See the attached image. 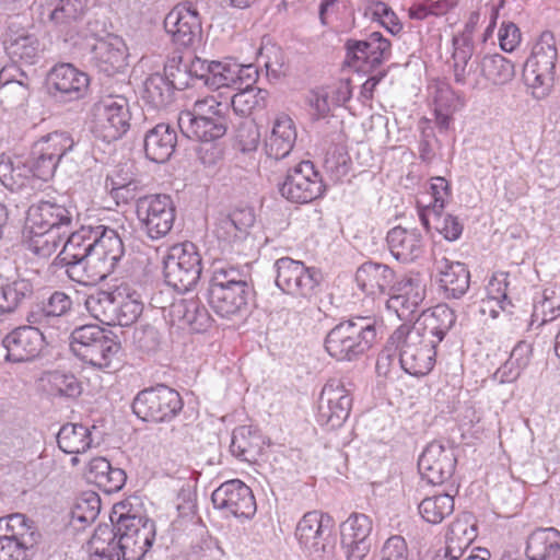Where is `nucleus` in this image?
Wrapping results in <instances>:
<instances>
[{
    "instance_id": "obj_1",
    "label": "nucleus",
    "mask_w": 560,
    "mask_h": 560,
    "mask_svg": "<svg viewBox=\"0 0 560 560\" xmlns=\"http://www.w3.org/2000/svg\"><path fill=\"white\" fill-rule=\"evenodd\" d=\"M56 260L67 276L80 284H93L112 275L125 254L116 230L105 225L82 226L65 237Z\"/></svg>"
},
{
    "instance_id": "obj_2",
    "label": "nucleus",
    "mask_w": 560,
    "mask_h": 560,
    "mask_svg": "<svg viewBox=\"0 0 560 560\" xmlns=\"http://www.w3.org/2000/svg\"><path fill=\"white\" fill-rule=\"evenodd\" d=\"M377 320L372 316H353L336 325L325 338V349L337 361H354L369 351L376 340Z\"/></svg>"
},
{
    "instance_id": "obj_3",
    "label": "nucleus",
    "mask_w": 560,
    "mask_h": 560,
    "mask_svg": "<svg viewBox=\"0 0 560 560\" xmlns=\"http://www.w3.org/2000/svg\"><path fill=\"white\" fill-rule=\"evenodd\" d=\"M424 331L422 324H402L389 337V343L399 350L400 366L410 375H425L434 365L438 343Z\"/></svg>"
},
{
    "instance_id": "obj_4",
    "label": "nucleus",
    "mask_w": 560,
    "mask_h": 560,
    "mask_svg": "<svg viewBox=\"0 0 560 560\" xmlns=\"http://www.w3.org/2000/svg\"><path fill=\"white\" fill-rule=\"evenodd\" d=\"M249 285L236 268H215L207 289V299L213 312L231 318L246 311Z\"/></svg>"
},
{
    "instance_id": "obj_5",
    "label": "nucleus",
    "mask_w": 560,
    "mask_h": 560,
    "mask_svg": "<svg viewBox=\"0 0 560 560\" xmlns=\"http://www.w3.org/2000/svg\"><path fill=\"white\" fill-rule=\"evenodd\" d=\"M70 349L85 364L107 370L115 365L121 346L113 331L90 324L71 331Z\"/></svg>"
},
{
    "instance_id": "obj_6",
    "label": "nucleus",
    "mask_w": 560,
    "mask_h": 560,
    "mask_svg": "<svg viewBox=\"0 0 560 560\" xmlns=\"http://www.w3.org/2000/svg\"><path fill=\"white\" fill-rule=\"evenodd\" d=\"M110 529L122 560H142L155 538V524L144 516L121 514Z\"/></svg>"
},
{
    "instance_id": "obj_7",
    "label": "nucleus",
    "mask_w": 560,
    "mask_h": 560,
    "mask_svg": "<svg viewBox=\"0 0 560 560\" xmlns=\"http://www.w3.org/2000/svg\"><path fill=\"white\" fill-rule=\"evenodd\" d=\"M201 271V256L190 242L173 245L163 258L165 283L178 292L191 290L198 283Z\"/></svg>"
},
{
    "instance_id": "obj_8",
    "label": "nucleus",
    "mask_w": 560,
    "mask_h": 560,
    "mask_svg": "<svg viewBox=\"0 0 560 560\" xmlns=\"http://www.w3.org/2000/svg\"><path fill=\"white\" fill-rule=\"evenodd\" d=\"M131 114L124 95L102 96L92 107V132L105 142L120 139L130 128Z\"/></svg>"
},
{
    "instance_id": "obj_9",
    "label": "nucleus",
    "mask_w": 560,
    "mask_h": 560,
    "mask_svg": "<svg viewBox=\"0 0 560 560\" xmlns=\"http://www.w3.org/2000/svg\"><path fill=\"white\" fill-rule=\"evenodd\" d=\"M183 406L179 393L161 384L139 392L132 401V411L143 421L164 422L176 417Z\"/></svg>"
},
{
    "instance_id": "obj_10",
    "label": "nucleus",
    "mask_w": 560,
    "mask_h": 560,
    "mask_svg": "<svg viewBox=\"0 0 560 560\" xmlns=\"http://www.w3.org/2000/svg\"><path fill=\"white\" fill-rule=\"evenodd\" d=\"M72 311L73 302L70 295L56 290L31 306L26 320L42 329L50 330V335L68 332Z\"/></svg>"
},
{
    "instance_id": "obj_11",
    "label": "nucleus",
    "mask_w": 560,
    "mask_h": 560,
    "mask_svg": "<svg viewBox=\"0 0 560 560\" xmlns=\"http://www.w3.org/2000/svg\"><path fill=\"white\" fill-rule=\"evenodd\" d=\"M77 218V208L70 202H59L55 199L39 200L27 209L25 229L68 235L75 226Z\"/></svg>"
},
{
    "instance_id": "obj_12",
    "label": "nucleus",
    "mask_w": 560,
    "mask_h": 560,
    "mask_svg": "<svg viewBox=\"0 0 560 560\" xmlns=\"http://www.w3.org/2000/svg\"><path fill=\"white\" fill-rule=\"evenodd\" d=\"M137 217L145 234L160 240L172 231L176 209L168 195H149L137 200Z\"/></svg>"
},
{
    "instance_id": "obj_13",
    "label": "nucleus",
    "mask_w": 560,
    "mask_h": 560,
    "mask_svg": "<svg viewBox=\"0 0 560 560\" xmlns=\"http://www.w3.org/2000/svg\"><path fill=\"white\" fill-rule=\"evenodd\" d=\"M325 186L311 161H301L288 170L279 191L285 199L296 203L311 202L323 195Z\"/></svg>"
},
{
    "instance_id": "obj_14",
    "label": "nucleus",
    "mask_w": 560,
    "mask_h": 560,
    "mask_svg": "<svg viewBox=\"0 0 560 560\" xmlns=\"http://www.w3.org/2000/svg\"><path fill=\"white\" fill-rule=\"evenodd\" d=\"M276 284L287 294L310 299L319 284V272L290 257L279 258L275 264Z\"/></svg>"
},
{
    "instance_id": "obj_15",
    "label": "nucleus",
    "mask_w": 560,
    "mask_h": 560,
    "mask_svg": "<svg viewBox=\"0 0 560 560\" xmlns=\"http://www.w3.org/2000/svg\"><path fill=\"white\" fill-rule=\"evenodd\" d=\"M345 378H330L324 385L318 402V421L331 429L341 427L352 407L350 389Z\"/></svg>"
},
{
    "instance_id": "obj_16",
    "label": "nucleus",
    "mask_w": 560,
    "mask_h": 560,
    "mask_svg": "<svg viewBox=\"0 0 560 560\" xmlns=\"http://www.w3.org/2000/svg\"><path fill=\"white\" fill-rule=\"evenodd\" d=\"M164 70L165 74L153 73L143 83L141 97L154 109L166 107L172 103L175 90H184L190 85L179 66L170 65Z\"/></svg>"
},
{
    "instance_id": "obj_17",
    "label": "nucleus",
    "mask_w": 560,
    "mask_h": 560,
    "mask_svg": "<svg viewBox=\"0 0 560 560\" xmlns=\"http://www.w3.org/2000/svg\"><path fill=\"white\" fill-rule=\"evenodd\" d=\"M346 62L357 71H368L378 67L390 55V42L380 32L371 33L366 39L346 42Z\"/></svg>"
},
{
    "instance_id": "obj_18",
    "label": "nucleus",
    "mask_w": 560,
    "mask_h": 560,
    "mask_svg": "<svg viewBox=\"0 0 560 560\" xmlns=\"http://www.w3.org/2000/svg\"><path fill=\"white\" fill-rule=\"evenodd\" d=\"M5 361L13 363L28 362L39 355L44 348L45 334L36 325L15 327L2 338Z\"/></svg>"
},
{
    "instance_id": "obj_19",
    "label": "nucleus",
    "mask_w": 560,
    "mask_h": 560,
    "mask_svg": "<svg viewBox=\"0 0 560 560\" xmlns=\"http://www.w3.org/2000/svg\"><path fill=\"white\" fill-rule=\"evenodd\" d=\"M215 509L235 517L249 518L256 513V501L252 489L240 479L219 486L211 495Z\"/></svg>"
},
{
    "instance_id": "obj_20",
    "label": "nucleus",
    "mask_w": 560,
    "mask_h": 560,
    "mask_svg": "<svg viewBox=\"0 0 560 560\" xmlns=\"http://www.w3.org/2000/svg\"><path fill=\"white\" fill-rule=\"evenodd\" d=\"M128 49L121 37L108 35L91 46L88 61L97 71L112 77L128 66Z\"/></svg>"
},
{
    "instance_id": "obj_21",
    "label": "nucleus",
    "mask_w": 560,
    "mask_h": 560,
    "mask_svg": "<svg viewBox=\"0 0 560 560\" xmlns=\"http://www.w3.org/2000/svg\"><path fill=\"white\" fill-rule=\"evenodd\" d=\"M164 28L177 46H191L201 34V20L195 5L174 7L164 19Z\"/></svg>"
},
{
    "instance_id": "obj_22",
    "label": "nucleus",
    "mask_w": 560,
    "mask_h": 560,
    "mask_svg": "<svg viewBox=\"0 0 560 560\" xmlns=\"http://www.w3.org/2000/svg\"><path fill=\"white\" fill-rule=\"evenodd\" d=\"M456 458L451 448L441 443H430L418 460V469L423 480L430 485H441L452 477Z\"/></svg>"
},
{
    "instance_id": "obj_23",
    "label": "nucleus",
    "mask_w": 560,
    "mask_h": 560,
    "mask_svg": "<svg viewBox=\"0 0 560 560\" xmlns=\"http://www.w3.org/2000/svg\"><path fill=\"white\" fill-rule=\"evenodd\" d=\"M48 84L49 89L55 92V96L70 102L80 100L85 95L90 79L86 73L71 63H60L49 71Z\"/></svg>"
},
{
    "instance_id": "obj_24",
    "label": "nucleus",
    "mask_w": 560,
    "mask_h": 560,
    "mask_svg": "<svg viewBox=\"0 0 560 560\" xmlns=\"http://www.w3.org/2000/svg\"><path fill=\"white\" fill-rule=\"evenodd\" d=\"M331 520L316 511L307 512L296 525L299 542L312 553H324L331 533Z\"/></svg>"
},
{
    "instance_id": "obj_25",
    "label": "nucleus",
    "mask_w": 560,
    "mask_h": 560,
    "mask_svg": "<svg viewBox=\"0 0 560 560\" xmlns=\"http://www.w3.org/2000/svg\"><path fill=\"white\" fill-rule=\"evenodd\" d=\"M475 49L453 48L451 60L454 82L472 91L486 90V79L481 73V58H474Z\"/></svg>"
},
{
    "instance_id": "obj_26",
    "label": "nucleus",
    "mask_w": 560,
    "mask_h": 560,
    "mask_svg": "<svg viewBox=\"0 0 560 560\" xmlns=\"http://www.w3.org/2000/svg\"><path fill=\"white\" fill-rule=\"evenodd\" d=\"M33 293V284L27 279H15L0 285V335L11 328L16 312Z\"/></svg>"
},
{
    "instance_id": "obj_27",
    "label": "nucleus",
    "mask_w": 560,
    "mask_h": 560,
    "mask_svg": "<svg viewBox=\"0 0 560 560\" xmlns=\"http://www.w3.org/2000/svg\"><path fill=\"white\" fill-rule=\"evenodd\" d=\"M230 118H206L190 115L183 110L178 116V127L182 133L192 140L209 142L222 138L229 128Z\"/></svg>"
},
{
    "instance_id": "obj_28",
    "label": "nucleus",
    "mask_w": 560,
    "mask_h": 560,
    "mask_svg": "<svg viewBox=\"0 0 560 560\" xmlns=\"http://www.w3.org/2000/svg\"><path fill=\"white\" fill-rule=\"evenodd\" d=\"M386 243L393 257L401 262L417 260L424 249L423 236L416 229L395 226L388 231Z\"/></svg>"
},
{
    "instance_id": "obj_29",
    "label": "nucleus",
    "mask_w": 560,
    "mask_h": 560,
    "mask_svg": "<svg viewBox=\"0 0 560 560\" xmlns=\"http://www.w3.org/2000/svg\"><path fill=\"white\" fill-rule=\"evenodd\" d=\"M439 282L447 298H462L470 284V272L466 265L445 257L434 260Z\"/></svg>"
},
{
    "instance_id": "obj_30",
    "label": "nucleus",
    "mask_w": 560,
    "mask_h": 560,
    "mask_svg": "<svg viewBox=\"0 0 560 560\" xmlns=\"http://www.w3.org/2000/svg\"><path fill=\"white\" fill-rule=\"evenodd\" d=\"M355 281L368 295H389L396 280L394 270L388 266L369 261L358 268Z\"/></svg>"
},
{
    "instance_id": "obj_31",
    "label": "nucleus",
    "mask_w": 560,
    "mask_h": 560,
    "mask_svg": "<svg viewBox=\"0 0 560 560\" xmlns=\"http://www.w3.org/2000/svg\"><path fill=\"white\" fill-rule=\"evenodd\" d=\"M255 222L252 208H237L229 214H221L215 222L214 234L228 244L243 240Z\"/></svg>"
},
{
    "instance_id": "obj_32",
    "label": "nucleus",
    "mask_w": 560,
    "mask_h": 560,
    "mask_svg": "<svg viewBox=\"0 0 560 560\" xmlns=\"http://www.w3.org/2000/svg\"><path fill=\"white\" fill-rule=\"evenodd\" d=\"M177 133L167 124H158L145 132V156L155 163L167 162L175 152Z\"/></svg>"
},
{
    "instance_id": "obj_33",
    "label": "nucleus",
    "mask_w": 560,
    "mask_h": 560,
    "mask_svg": "<svg viewBox=\"0 0 560 560\" xmlns=\"http://www.w3.org/2000/svg\"><path fill=\"white\" fill-rule=\"evenodd\" d=\"M295 141L296 130L293 120L281 114L276 118L271 133L266 140V153L275 160L284 159L292 151Z\"/></svg>"
},
{
    "instance_id": "obj_34",
    "label": "nucleus",
    "mask_w": 560,
    "mask_h": 560,
    "mask_svg": "<svg viewBox=\"0 0 560 560\" xmlns=\"http://www.w3.org/2000/svg\"><path fill=\"white\" fill-rule=\"evenodd\" d=\"M172 320L188 326L191 330L201 332L211 326V316L198 299H180L170 307Z\"/></svg>"
},
{
    "instance_id": "obj_35",
    "label": "nucleus",
    "mask_w": 560,
    "mask_h": 560,
    "mask_svg": "<svg viewBox=\"0 0 560 560\" xmlns=\"http://www.w3.org/2000/svg\"><path fill=\"white\" fill-rule=\"evenodd\" d=\"M85 478L109 494L119 491L124 487L127 476L122 469L112 467L106 458L95 457L89 463Z\"/></svg>"
},
{
    "instance_id": "obj_36",
    "label": "nucleus",
    "mask_w": 560,
    "mask_h": 560,
    "mask_svg": "<svg viewBox=\"0 0 560 560\" xmlns=\"http://www.w3.org/2000/svg\"><path fill=\"white\" fill-rule=\"evenodd\" d=\"M264 446V436L252 425H241L232 432L230 451L233 456L244 462H256L261 455Z\"/></svg>"
},
{
    "instance_id": "obj_37",
    "label": "nucleus",
    "mask_w": 560,
    "mask_h": 560,
    "mask_svg": "<svg viewBox=\"0 0 560 560\" xmlns=\"http://www.w3.org/2000/svg\"><path fill=\"white\" fill-rule=\"evenodd\" d=\"M560 555V532L553 527L537 528L526 542L529 560H556Z\"/></svg>"
},
{
    "instance_id": "obj_38",
    "label": "nucleus",
    "mask_w": 560,
    "mask_h": 560,
    "mask_svg": "<svg viewBox=\"0 0 560 560\" xmlns=\"http://www.w3.org/2000/svg\"><path fill=\"white\" fill-rule=\"evenodd\" d=\"M115 325L127 327L133 324L141 315L143 304L141 294L132 289L129 283H120L116 287Z\"/></svg>"
},
{
    "instance_id": "obj_39",
    "label": "nucleus",
    "mask_w": 560,
    "mask_h": 560,
    "mask_svg": "<svg viewBox=\"0 0 560 560\" xmlns=\"http://www.w3.org/2000/svg\"><path fill=\"white\" fill-rule=\"evenodd\" d=\"M555 68L556 65L527 59L524 79L535 98L541 100L550 93L555 81Z\"/></svg>"
},
{
    "instance_id": "obj_40",
    "label": "nucleus",
    "mask_w": 560,
    "mask_h": 560,
    "mask_svg": "<svg viewBox=\"0 0 560 560\" xmlns=\"http://www.w3.org/2000/svg\"><path fill=\"white\" fill-rule=\"evenodd\" d=\"M5 50L12 61L33 65L39 54V40L26 31L10 34L5 40Z\"/></svg>"
},
{
    "instance_id": "obj_41",
    "label": "nucleus",
    "mask_w": 560,
    "mask_h": 560,
    "mask_svg": "<svg viewBox=\"0 0 560 560\" xmlns=\"http://www.w3.org/2000/svg\"><path fill=\"white\" fill-rule=\"evenodd\" d=\"M481 73L486 79V89L490 84L504 85L515 77V67L500 54H487L481 57Z\"/></svg>"
},
{
    "instance_id": "obj_42",
    "label": "nucleus",
    "mask_w": 560,
    "mask_h": 560,
    "mask_svg": "<svg viewBox=\"0 0 560 560\" xmlns=\"http://www.w3.org/2000/svg\"><path fill=\"white\" fill-rule=\"evenodd\" d=\"M57 443L59 448L66 454L77 455L84 453L91 447V433L83 424L66 423L57 434Z\"/></svg>"
},
{
    "instance_id": "obj_43",
    "label": "nucleus",
    "mask_w": 560,
    "mask_h": 560,
    "mask_svg": "<svg viewBox=\"0 0 560 560\" xmlns=\"http://www.w3.org/2000/svg\"><path fill=\"white\" fill-rule=\"evenodd\" d=\"M116 288L113 291L97 290L85 299V308L89 314L108 326H115Z\"/></svg>"
},
{
    "instance_id": "obj_44",
    "label": "nucleus",
    "mask_w": 560,
    "mask_h": 560,
    "mask_svg": "<svg viewBox=\"0 0 560 560\" xmlns=\"http://www.w3.org/2000/svg\"><path fill=\"white\" fill-rule=\"evenodd\" d=\"M455 322V312L445 304H439L423 322L417 320L415 324H422L425 328L424 334L439 343L454 326Z\"/></svg>"
},
{
    "instance_id": "obj_45",
    "label": "nucleus",
    "mask_w": 560,
    "mask_h": 560,
    "mask_svg": "<svg viewBox=\"0 0 560 560\" xmlns=\"http://www.w3.org/2000/svg\"><path fill=\"white\" fill-rule=\"evenodd\" d=\"M12 71L18 72V69L3 68L0 71V91L11 104L22 105L30 95V80L24 72H20V79H16Z\"/></svg>"
},
{
    "instance_id": "obj_46",
    "label": "nucleus",
    "mask_w": 560,
    "mask_h": 560,
    "mask_svg": "<svg viewBox=\"0 0 560 560\" xmlns=\"http://www.w3.org/2000/svg\"><path fill=\"white\" fill-rule=\"evenodd\" d=\"M3 535L32 548L40 539V534L35 527L34 522L20 513L11 514L7 517V527Z\"/></svg>"
},
{
    "instance_id": "obj_47",
    "label": "nucleus",
    "mask_w": 560,
    "mask_h": 560,
    "mask_svg": "<svg viewBox=\"0 0 560 560\" xmlns=\"http://www.w3.org/2000/svg\"><path fill=\"white\" fill-rule=\"evenodd\" d=\"M230 103V108L240 116L246 117L255 109H262L266 106L268 92L258 88L237 89Z\"/></svg>"
},
{
    "instance_id": "obj_48",
    "label": "nucleus",
    "mask_w": 560,
    "mask_h": 560,
    "mask_svg": "<svg viewBox=\"0 0 560 560\" xmlns=\"http://www.w3.org/2000/svg\"><path fill=\"white\" fill-rule=\"evenodd\" d=\"M454 511V498L447 493L423 499L419 504L422 518L431 524H440Z\"/></svg>"
},
{
    "instance_id": "obj_49",
    "label": "nucleus",
    "mask_w": 560,
    "mask_h": 560,
    "mask_svg": "<svg viewBox=\"0 0 560 560\" xmlns=\"http://www.w3.org/2000/svg\"><path fill=\"white\" fill-rule=\"evenodd\" d=\"M115 535L109 526H98L94 532L90 548L91 560H120L121 553L114 546Z\"/></svg>"
},
{
    "instance_id": "obj_50",
    "label": "nucleus",
    "mask_w": 560,
    "mask_h": 560,
    "mask_svg": "<svg viewBox=\"0 0 560 560\" xmlns=\"http://www.w3.org/2000/svg\"><path fill=\"white\" fill-rule=\"evenodd\" d=\"M28 234V249L40 258L51 256L67 236L52 231L25 229Z\"/></svg>"
},
{
    "instance_id": "obj_51",
    "label": "nucleus",
    "mask_w": 560,
    "mask_h": 560,
    "mask_svg": "<svg viewBox=\"0 0 560 560\" xmlns=\"http://www.w3.org/2000/svg\"><path fill=\"white\" fill-rule=\"evenodd\" d=\"M372 520L361 513H352L341 525V544L370 541Z\"/></svg>"
},
{
    "instance_id": "obj_52",
    "label": "nucleus",
    "mask_w": 560,
    "mask_h": 560,
    "mask_svg": "<svg viewBox=\"0 0 560 560\" xmlns=\"http://www.w3.org/2000/svg\"><path fill=\"white\" fill-rule=\"evenodd\" d=\"M33 147L60 162L73 149L74 140L68 132L55 131L42 137Z\"/></svg>"
},
{
    "instance_id": "obj_53",
    "label": "nucleus",
    "mask_w": 560,
    "mask_h": 560,
    "mask_svg": "<svg viewBox=\"0 0 560 560\" xmlns=\"http://www.w3.org/2000/svg\"><path fill=\"white\" fill-rule=\"evenodd\" d=\"M88 9V0H58L49 13V21L57 26L78 21Z\"/></svg>"
},
{
    "instance_id": "obj_54",
    "label": "nucleus",
    "mask_w": 560,
    "mask_h": 560,
    "mask_svg": "<svg viewBox=\"0 0 560 560\" xmlns=\"http://www.w3.org/2000/svg\"><path fill=\"white\" fill-rule=\"evenodd\" d=\"M46 381L49 393L56 396L75 398L82 392L81 383L73 374L54 371L47 373Z\"/></svg>"
},
{
    "instance_id": "obj_55",
    "label": "nucleus",
    "mask_w": 560,
    "mask_h": 560,
    "mask_svg": "<svg viewBox=\"0 0 560 560\" xmlns=\"http://www.w3.org/2000/svg\"><path fill=\"white\" fill-rule=\"evenodd\" d=\"M101 511V499L96 492H83L75 501L71 516L73 521L82 524L92 523Z\"/></svg>"
},
{
    "instance_id": "obj_56",
    "label": "nucleus",
    "mask_w": 560,
    "mask_h": 560,
    "mask_svg": "<svg viewBox=\"0 0 560 560\" xmlns=\"http://www.w3.org/2000/svg\"><path fill=\"white\" fill-rule=\"evenodd\" d=\"M236 61L225 59L223 61L214 60L212 72L210 75L209 88L221 89L231 88L236 89Z\"/></svg>"
},
{
    "instance_id": "obj_57",
    "label": "nucleus",
    "mask_w": 560,
    "mask_h": 560,
    "mask_svg": "<svg viewBox=\"0 0 560 560\" xmlns=\"http://www.w3.org/2000/svg\"><path fill=\"white\" fill-rule=\"evenodd\" d=\"M188 112L196 117L230 118V103L218 101L214 95H209L197 100L192 109Z\"/></svg>"
},
{
    "instance_id": "obj_58",
    "label": "nucleus",
    "mask_w": 560,
    "mask_h": 560,
    "mask_svg": "<svg viewBox=\"0 0 560 560\" xmlns=\"http://www.w3.org/2000/svg\"><path fill=\"white\" fill-rule=\"evenodd\" d=\"M558 51L556 47V39L551 32H542L538 40L533 47L529 60L538 62H548L556 65Z\"/></svg>"
},
{
    "instance_id": "obj_59",
    "label": "nucleus",
    "mask_w": 560,
    "mask_h": 560,
    "mask_svg": "<svg viewBox=\"0 0 560 560\" xmlns=\"http://www.w3.org/2000/svg\"><path fill=\"white\" fill-rule=\"evenodd\" d=\"M58 164L59 162L57 160L33 147L30 168L35 177L43 180L50 179L54 176Z\"/></svg>"
},
{
    "instance_id": "obj_60",
    "label": "nucleus",
    "mask_w": 560,
    "mask_h": 560,
    "mask_svg": "<svg viewBox=\"0 0 560 560\" xmlns=\"http://www.w3.org/2000/svg\"><path fill=\"white\" fill-rule=\"evenodd\" d=\"M387 308L394 311L402 320H412L419 314V307L423 301H415L404 298L401 294L388 295Z\"/></svg>"
},
{
    "instance_id": "obj_61",
    "label": "nucleus",
    "mask_w": 560,
    "mask_h": 560,
    "mask_svg": "<svg viewBox=\"0 0 560 560\" xmlns=\"http://www.w3.org/2000/svg\"><path fill=\"white\" fill-rule=\"evenodd\" d=\"M401 294L415 301H423L425 296V288L419 278L404 276L400 280L395 281L389 295Z\"/></svg>"
},
{
    "instance_id": "obj_62",
    "label": "nucleus",
    "mask_w": 560,
    "mask_h": 560,
    "mask_svg": "<svg viewBox=\"0 0 560 560\" xmlns=\"http://www.w3.org/2000/svg\"><path fill=\"white\" fill-rule=\"evenodd\" d=\"M106 188L109 189L110 196L116 200L117 205L128 203L137 196L138 184L130 179L107 178Z\"/></svg>"
},
{
    "instance_id": "obj_63",
    "label": "nucleus",
    "mask_w": 560,
    "mask_h": 560,
    "mask_svg": "<svg viewBox=\"0 0 560 560\" xmlns=\"http://www.w3.org/2000/svg\"><path fill=\"white\" fill-rule=\"evenodd\" d=\"M408 556L407 542L400 535L387 538L380 551V560H408Z\"/></svg>"
},
{
    "instance_id": "obj_64",
    "label": "nucleus",
    "mask_w": 560,
    "mask_h": 560,
    "mask_svg": "<svg viewBox=\"0 0 560 560\" xmlns=\"http://www.w3.org/2000/svg\"><path fill=\"white\" fill-rule=\"evenodd\" d=\"M32 547L0 534V560H28Z\"/></svg>"
}]
</instances>
